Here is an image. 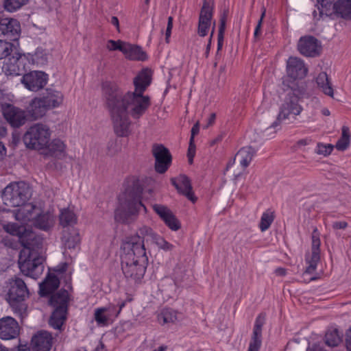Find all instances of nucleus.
Returning a JSON list of instances; mask_svg holds the SVG:
<instances>
[{"instance_id":"22","label":"nucleus","mask_w":351,"mask_h":351,"mask_svg":"<svg viewBox=\"0 0 351 351\" xmlns=\"http://www.w3.org/2000/svg\"><path fill=\"white\" fill-rule=\"evenodd\" d=\"M171 181L180 193L186 197L192 202H196L197 198L192 191V186L188 177L185 175H180L177 178H171Z\"/></svg>"},{"instance_id":"14","label":"nucleus","mask_w":351,"mask_h":351,"mask_svg":"<svg viewBox=\"0 0 351 351\" xmlns=\"http://www.w3.org/2000/svg\"><path fill=\"white\" fill-rule=\"evenodd\" d=\"M20 334V326L17 321L10 316L0 319V338L3 340L16 339Z\"/></svg>"},{"instance_id":"33","label":"nucleus","mask_w":351,"mask_h":351,"mask_svg":"<svg viewBox=\"0 0 351 351\" xmlns=\"http://www.w3.org/2000/svg\"><path fill=\"white\" fill-rule=\"evenodd\" d=\"M80 234L74 228H68L64 231L62 241L68 249H74L80 243Z\"/></svg>"},{"instance_id":"64","label":"nucleus","mask_w":351,"mask_h":351,"mask_svg":"<svg viewBox=\"0 0 351 351\" xmlns=\"http://www.w3.org/2000/svg\"><path fill=\"white\" fill-rule=\"evenodd\" d=\"M104 344L102 342H99V345L95 348L94 351H104Z\"/></svg>"},{"instance_id":"2","label":"nucleus","mask_w":351,"mask_h":351,"mask_svg":"<svg viewBox=\"0 0 351 351\" xmlns=\"http://www.w3.org/2000/svg\"><path fill=\"white\" fill-rule=\"evenodd\" d=\"M121 269L126 278L139 282L145 275L148 257L143 240L138 236L126 237L121 243Z\"/></svg>"},{"instance_id":"5","label":"nucleus","mask_w":351,"mask_h":351,"mask_svg":"<svg viewBox=\"0 0 351 351\" xmlns=\"http://www.w3.org/2000/svg\"><path fill=\"white\" fill-rule=\"evenodd\" d=\"M28 295L27 287L22 279L15 278L10 280L7 301L14 313L21 318L26 315L27 306L24 301Z\"/></svg>"},{"instance_id":"13","label":"nucleus","mask_w":351,"mask_h":351,"mask_svg":"<svg viewBox=\"0 0 351 351\" xmlns=\"http://www.w3.org/2000/svg\"><path fill=\"white\" fill-rule=\"evenodd\" d=\"M320 244L319 234L317 229L315 228L312 233L311 255L306 258L308 266L306 267L304 274H311L315 271L317 263L320 261Z\"/></svg>"},{"instance_id":"32","label":"nucleus","mask_w":351,"mask_h":351,"mask_svg":"<svg viewBox=\"0 0 351 351\" xmlns=\"http://www.w3.org/2000/svg\"><path fill=\"white\" fill-rule=\"evenodd\" d=\"M317 88L326 95L333 98L334 90L332 83L328 75L325 72H321L316 77Z\"/></svg>"},{"instance_id":"49","label":"nucleus","mask_w":351,"mask_h":351,"mask_svg":"<svg viewBox=\"0 0 351 351\" xmlns=\"http://www.w3.org/2000/svg\"><path fill=\"white\" fill-rule=\"evenodd\" d=\"M125 42L121 40H109L106 44V48L110 51L119 50L123 53Z\"/></svg>"},{"instance_id":"11","label":"nucleus","mask_w":351,"mask_h":351,"mask_svg":"<svg viewBox=\"0 0 351 351\" xmlns=\"http://www.w3.org/2000/svg\"><path fill=\"white\" fill-rule=\"evenodd\" d=\"M213 0H204L203 5L200 11L197 27V34L199 36L204 37L212 24L213 19Z\"/></svg>"},{"instance_id":"24","label":"nucleus","mask_w":351,"mask_h":351,"mask_svg":"<svg viewBox=\"0 0 351 351\" xmlns=\"http://www.w3.org/2000/svg\"><path fill=\"white\" fill-rule=\"evenodd\" d=\"M50 109L40 97L34 98L29 103L27 112L34 120L43 117Z\"/></svg>"},{"instance_id":"9","label":"nucleus","mask_w":351,"mask_h":351,"mask_svg":"<svg viewBox=\"0 0 351 351\" xmlns=\"http://www.w3.org/2000/svg\"><path fill=\"white\" fill-rule=\"evenodd\" d=\"M69 293L66 290H60L53 295L49 303L55 309L49 319V324L55 329H60L66 319Z\"/></svg>"},{"instance_id":"30","label":"nucleus","mask_w":351,"mask_h":351,"mask_svg":"<svg viewBox=\"0 0 351 351\" xmlns=\"http://www.w3.org/2000/svg\"><path fill=\"white\" fill-rule=\"evenodd\" d=\"M123 53L126 58L132 60L143 61L147 59L146 53L137 45H133L125 43L123 47Z\"/></svg>"},{"instance_id":"31","label":"nucleus","mask_w":351,"mask_h":351,"mask_svg":"<svg viewBox=\"0 0 351 351\" xmlns=\"http://www.w3.org/2000/svg\"><path fill=\"white\" fill-rule=\"evenodd\" d=\"M26 59L25 54L15 53L8 59V62L5 64V66L11 73L19 75L21 71V67H24V63Z\"/></svg>"},{"instance_id":"47","label":"nucleus","mask_w":351,"mask_h":351,"mask_svg":"<svg viewBox=\"0 0 351 351\" xmlns=\"http://www.w3.org/2000/svg\"><path fill=\"white\" fill-rule=\"evenodd\" d=\"M154 243H155L159 248L165 250L169 251L173 248V245L165 241L162 237L156 234V235L151 240Z\"/></svg>"},{"instance_id":"35","label":"nucleus","mask_w":351,"mask_h":351,"mask_svg":"<svg viewBox=\"0 0 351 351\" xmlns=\"http://www.w3.org/2000/svg\"><path fill=\"white\" fill-rule=\"evenodd\" d=\"M335 14L346 20H351V0L337 1Z\"/></svg>"},{"instance_id":"36","label":"nucleus","mask_w":351,"mask_h":351,"mask_svg":"<svg viewBox=\"0 0 351 351\" xmlns=\"http://www.w3.org/2000/svg\"><path fill=\"white\" fill-rule=\"evenodd\" d=\"M157 319L161 325L173 324L178 320V313L171 308H164L158 313Z\"/></svg>"},{"instance_id":"46","label":"nucleus","mask_w":351,"mask_h":351,"mask_svg":"<svg viewBox=\"0 0 351 351\" xmlns=\"http://www.w3.org/2000/svg\"><path fill=\"white\" fill-rule=\"evenodd\" d=\"M226 18L225 16H223L220 19V24L219 27V32H218V43H217V51L221 49L223 44V34L226 29Z\"/></svg>"},{"instance_id":"51","label":"nucleus","mask_w":351,"mask_h":351,"mask_svg":"<svg viewBox=\"0 0 351 351\" xmlns=\"http://www.w3.org/2000/svg\"><path fill=\"white\" fill-rule=\"evenodd\" d=\"M12 95L5 93L3 90H0V106L2 112H3V108L5 107L12 106L8 102L12 101Z\"/></svg>"},{"instance_id":"18","label":"nucleus","mask_w":351,"mask_h":351,"mask_svg":"<svg viewBox=\"0 0 351 351\" xmlns=\"http://www.w3.org/2000/svg\"><path fill=\"white\" fill-rule=\"evenodd\" d=\"M47 75L42 71H32L23 75L22 83L32 91H38L47 84Z\"/></svg>"},{"instance_id":"53","label":"nucleus","mask_w":351,"mask_h":351,"mask_svg":"<svg viewBox=\"0 0 351 351\" xmlns=\"http://www.w3.org/2000/svg\"><path fill=\"white\" fill-rule=\"evenodd\" d=\"M170 286L171 289H173L176 285V282L169 278H164L161 282V287L166 288L167 286Z\"/></svg>"},{"instance_id":"40","label":"nucleus","mask_w":351,"mask_h":351,"mask_svg":"<svg viewBox=\"0 0 351 351\" xmlns=\"http://www.w3.org/2000/svg\"><path fill=\"white\" fill-rule=\"evenodd\" d=\"M199 123L197 122L191 129V134L190 138L189 146L188 149L187 156L189 158V162L193 163V158L195 154V145L194 144V137L199 132Z\"/></svg>"},{"instance_id":"3","label":"nucleus","mask_w":351,"mask_h":351,"mask_svg":"<svg viewBox=\"0 0 351 351\" xmlns=\"http://www.w3.org/2000/svg\"><path fill=\"white\" fill-rule=\"evenodd\" d=\"M42 247L43 239L24 246L21 250L18 263L24 275L36 279L43 273Z\"/></svg>"},{"instance_id":"60","label":"nucleus","mask_w":351,"mask_h":351,"mask_svg":"<svg viewBox=\"0 0 351 351\" xmlns=\"http://www.w3.org/2000/svg\"><path fill=\"white\" fill-rule=\"evenodd\" d=\"M306 351H325L324 349L319 345L314 344L311 347H309Z\"/></svg>"},{"instance_id":"15","label":"nucleus","mask_w":351,"mask_h":351,"mask_svg":"<svg viewBox=\"0 0 351 351\" xmlns=\"http://www.w3.org/2000/svg\"><path fill=\"white\" fill-rule=\"evenodd\" d=\"M298 49L301 54L315 57L321 51V45L318 40L312 36L302 37L298 42Z\"/></svg>"},{"instance_id":"7","label":"nucleus","mask_w":351,"mask_h":351,"mask_svg":"<svg viewBox=\"0 0 351 351\" xmlns=\"http://www.w3.org/2000/svg\"><path fill=\"white\" fill-rule=\"evenodd\" d=\"M51 134L48 125L40 123H34L25 133L23 141L29 149H42L47 147L49 143Z\"/></svg>"},{"instance_id":"19","label":"nucleus","mask_w":351,"mask_h":351,"mask_svg":"<svg viewBox=\"0 0 351 351\" xmlns=\"http://www.w3.org/2000/svg\"><path fill=\"white\" fill-rule=\"evenodd\" d=\"M20 32V25L16 20L5 18L0 13V36H7L10 40L16 39Z\"/></svg>"},{"instance_id":"41","label":"nucleus","mask_w":351,"mask_h":351,"mask_svg":"<svg viewBox=\"0 0 351 351\" xmlns=\"http://www.w3.org/2000/svg\"><path fill=\"white\" fill-rule=\"evenodd\" d=\"M341 341V337L337 329H329L325 335V343L330 347H335Z\"/></svg>"},{"instance_id":"59","label":"nucleus","mask_w":351,"mask_h":351,"mask_svg":"<svg viewBox=\"0 0 351 351\" xmlns=\"http://www.w3.org/2000/svg\"><path fill=\"white\" fill-rule=\"evenodd\" d=\"M216 119V114L215 113H212L210 115V117L208 118L207 125H206V128H208L213 124Z\"/></svg>"},{"instance_id":"29","label":"nucleus","mask_w":351,"mask_h":351,"mask_svg":"<svg viewBox=\"0 0 351 351\" xmlns=\"http://www.w3.org/2000/svg\"><path fill=\"white\" fill-rule=\"evenodd\" d=\"M115 307L113 305L97 308L95 310L94 318L98 326H106L114 315Z\"/></svg>"},{"instance_id":"44","label":"nucleus","mask_w":351,"mask_h":351,"mask_svg":"<svg viewBox=\"0 0 351 351\" xmlns=\"http://www.w3.org/2000/svg\"><path fill=\"white\" fill-rule=\"evenodd\" d=\"M29 0H5L4 8L9 12H14L25 5Z\"/></svg>"},{"instance_id":"54","label":"nucleus","mask_w":351,"mask_h":351,"mask_svg":"<svg viewBox=\"0 0 351 351\" xmlns=\"http://www.w3.org/2000/svg\"><path fill=\"white\" fill-rule=\"evenodd\" d=\"M346 346L348 351H351V326L346 332Z\"/></svg>"},{"instance_id":"4","label":"nucleus","mask_w":351,"mask_h":351,"mask_svg":"<svg viewBox=\"0 0 351 351\" xmlns=\"http://www.w3.org/2000/svg\"><path fill=\"white\" fill-rule=\"evenodd\" d=\"M142 191L141 187L134 186L132 190L127 191L119 197L121 208L117 209L115 213V217L117 219L127 222L141 209L146 211V208L141 200Z\"/></svg>"},{"instance_id":"23","label":"nucleus","mask_w":351,"mask_h":351,"mask_svg":"<svg viewBox=\"0 0 351 351\" xmlns=\"http://www.w3.org/2000/svg\"><path fill=\"white\" fill-rule=\"evenodd\" d=\"M265 316L260 314L256 319L251 341L247 351H258L262 343V328L265 324Z\"/></svg>"},{"instance_id":"12","label":"nucleus","mask_w":351,"mask_h":351,"mask_svg":"<svg viewBox=\"0 0 351 351\" xmlns=\"http://www.w3.org/2000/svg\"><path fill=\"white\" fill-rule=\"evenodd\" d=\"M152 154L155 158V169L159 173H165L171 163V155L167 148L162 145L155 144L152 147Z\"/></svg>"},{"instance_id":"26","label":"nucleus","mask_w":351,"mask_h":351,"mask_svg":"<svg viewBox=\"0 0 351 351\" xmlns=\"http://www.w3.org/2000/svg\"><path fill=\"white\" fill-rule=\"evenodd\" d=\"M40 97L45 101L50 110L60 106L64 100L63 94L60 91L53 89H47Z\"/></svg>"},{"instance_id":"16","label":"nucleus","mask_w":351,"mask_h":351,"mask_svg":"<svg viewBox=\"0 0 351 351\" xmlns=\"http://www.w3.org/2000/svg\"><path fill=\"white\" fill-rule=\"evenodd\" d=\"M19 207L14 211L16 220L25 225L30 223L32 226L34 219L40 213L39 208L31 203L24 204Z\"/></svg>"},{"instance_id":"62","label":"nucleus","mask_w":351,"mask_h":351,"mask_svg":"<svg viewBox=\"0 0 351 351\" xmlns=\"http://www.w3.org/2000/svg\"><path fill=\"white\" fill-rule=\"evenodd\" d=\"M275 273L278 276H285L286 274V270L284 268L279 267L275 270Z\"/></svg>"},{"instance_id":"42","label":"nucleus","mask_w":351,"mask_h":351,"mask_svg":"<svg viewBox=\"0 0 351 351\" xmlns=\"http://www.w3.org/2000/svg\"><path fill=\"white\" fill-rule=\"evenodd\" d=\"M47 147L51 154L54 156H61L65 150V145L60 139L53 140L50 143H48Z\"/></svg>"},{"instance_id":"21","label":"nucleus","mask_w":351,"mask_h":351,"mask_svg":"<svg viewBox=\"0 0 351 351\" xmlns=\"http://www.w3.org/2000/svg\"><path fill=\"white\" fill-rule=\"evenodd\" d=\"M153 209L171 230L176 231L180 229V224L178 220L167 206L161 204H154Z\"/></svg>"},{"instance_id":"48","label":"nucleus","mask_w":351,"mask_h":351,"mask_svg":"<svg viewBox=\"0 0 351 351\" xmlns=\"http://www.w3.org/2000/svg\"><path fill=\"white\" fill-rule=\"evenodd\" d=\"M12 49V44L10 42L0 39V60L10 55Z\"/></svg>"},{"instance_id":"57","label":"nucleus","mask_w":351,"mask_h":351,"mask_svg":"<svg viewBox=\"0 0 351 351\" xmlns=\"http://www.w3.org/2000/svg\"><path fill=\"white\" fill-rule=\"evenodd\" d=\"M261 26H262V23H261V20H259L258 22V24L255 28V30H254V37L255 38H258L261 34Z\"/></svg>"},{"instance_id":"10","label":"nucleus","mask_w":351,"mask_h":351,"mask_svg":"<svg viewBox=\"0 0 351 351\" xmlns=\"http://www.w3.org/2000/svg\"><path fill=\"white\" fill-rule=\"evenodd\" d=\"M3 229L6 232L10 234L17 236L23 247L30 245L31 243H34L42 239L29 228L25 226H19L16 223L5 224Z\"/></svg>"},{"instance_id":"58","label":"nucleus","mask_w":351,"mask_h":351,"mask_svg":"<svg viewBox=\"0 0 351 351\" xmlns=\"http://www.w3.org/2000/svg\"><path fill=\"white\" fill-rule=\"evenodd\" d=\"M6 155V149L2 142L0 141V160L3 159Z\"/></svg>"},{"instance_id":"37","label":"nucleus","mask_w":351,"mask_h":351,"mask_svg":"<svg viewBox=\"0 0 351 351\" xmlns=\"http://www.w3.org/2000/svg\"><path fill=\"white\" fill-rule=\"evenodd\" d=\"M320 15L331 16L336 14V2L333 0H317Z\"/></svg>"},{"instance_id":"38","label":"nucleus","mask_w":351,"mask_h":351,"mask_svg":"<svg viewBox=\"0 0 351 351\" xmlns=\"http://www.w3.org/2000/svg\"><path fill=\"white\" fill-rule=\"evenodd\" d=\"M77 221L75 213L66 208L61 210L60 215V223L63 227L71 226Z\"/></svg>"},{"instance_id":"27","label":"nucleus","mask_w":351,"mask_h":351,"mask_svg":"<svg viewBox=\"0 0 351 351\" xmlns=\"http://www.w3.org/2000/svg\"><path fill=\"white\" fill-rule=\"evenodd\" d=\"M60 280L54 274H48L45 280L39 284V293L46 296L55 291L59 287Z\"/></svg>"},{"instance_id":"6","label":"nucleus","mask_w":351,"mask_h":351,"mask_svg":"<svg viewBox=\"0 0 351 351\" xmlns=\"http://www.w3.org/2000/svg\"><path fill=\"white\" fill-rule=\"evenodd\" d=\"M301 93L300 90L291 86V91L287 94L280 107L277 119L272 123L270 128H276L283 120H294L295 117L301 113L302 107L299 104V95Z\"/></svg>"},{"instance_id":"1","label":"nucleus","mask_w":351,"mask_h":351,"mask_svg":"<svg viewBox=\"0 0 351 351\" xmlns=\"http://www.w3.org/2000/svg\"><path fill=\"white\" fill-rule=\"evenodd\" d=\"M152 81V73L143 69L134 79V91L122 92L110 82L102 84L103 95L112 120L114 133L121 137L131 133L130 117L138 119L151 105L150 97L143 93Z\"/></svg>"},{"instance_id":"39","label":"nucleus","mask_w":351,"mask_h":351,"mask_svg":"<svg viewBox=\"0 0 351 351\" xmlns=\"http://www.w3.org/2000/svg\"><path fill=\"white\" fill-rule=\"evenodd\" d=\"M350 135L348 127L343 126L341 128V136L335 145L337 149L339 151H344L346 149L350 144Z\"/></svg>"},{"instance_id":"45","label":"nucleus","mask_w":351,"mask_h":351,"mask_svg":"<svg viewBox=\"0 0 351 351\" xmlns=\"http://www.w3.org/2000/svg\"><path fill=\"white\" fill-rule=\"evenodd\" d=\"M156 235V233L152 230V228L147 226H143L140 228L137 232V234L134 236H138L145 241V239L147 241L148 240H152L153 237ZM145 245V243H143Z\"/></svg>"},{"instance_id":"61","label":"nucleus","mask_w":351,"mask_h":351,"mask_svg":"<svg viewBox=\"0 0 351 351\" xmlns=\"http://www.w3.org/2000/svg\"><path fill=\"white\" fill-rule=\"evenodd\" d=\"M308 144V141L307 139H301L297 142L296 146L298 148H300L303 146H306Z\"/></svg>"},{"instance_id":"63","label":"nucleus","mask_w":351,"mask_h":351,"mask_svg":"<svg viewBox=\"0 0 351 351\" xmlns=\"http://www.w3.org/2000/svg\"><path fill=\"white\" fill-rule=\"evenodd\" d=\"M6 134H7L6 128L3 125H0V137L5 136L6 135Z\"/></svg>"},{"instance_id":"55","label":"nucleus","mask_w":351,"mask_h":351,"mask_svg":"<svg viewBox=\"0 0 351 351\" xmlns=\"http://www.w3.org/2000/svg\"><path fill=\"white\" fill-rule=\"evenodd\" d=\"M183 270L181 267H176L174 270V277L176 281H182L183 280V276L180 275L182 273Z\"/></svg>"},{"instance_id":"17","label":"nucleus","mask_w":351,"mask_h":351,"mask_svg":"<svg viewBox=\"0 0 351 351\" xmlns=\"http://www.w3.org/2000/svg\"><path fill=\"white\" fill-rule=\"evenodd\" d=\"M2 113L6 121L13 128H19L27 121L25 111L14 106L5 107Z\"/></svg>"},{"instance_id":"56","label":"nucleus","mask_w":351,"mask_h":351,"mask_svg":"<svg viewBox=\"0 0 351 351\" xmlns=\"http://www.w3.org/2000/svg\"><path fill=\"white\" fill-rule=\"evenodd\" d=\"M347 227L346 221H335L332 223V228L335 230L344 229Z\"/></svg>"},{"instance_id":"34","label":"nucleus","mask_w":351,"mask_h":351,"mask_svg":"<svg viewBox=\"0 0 351 351\" xmlns=\"http://www.w3.org/2000/svg\"><path fill=\"white\" fill-rule=\"evenodd\" d=\"M53 223L54 219L51 215L49 213L40 214V212L34 219L32 226L33 225L40 230H47L53 226Z\"/></svg>"},{"instance_id":"50","label":"nucleus","mask_w":351,"mask_h":351,"mask_svg":"<svg viewBox=\"0 0 351 351\" xmlns=\"http://www.w3.org/2000/svg\"><path fill=\"white\" fill-rule=\"evenodd\" d=\"M333 149V146L330 144L324 145L318 143L315 149V152L319 155L328 156L330 154Z\"/></svg>"},{"instance_id":"52","label":"nucleus","mask_w":351,"mask_h":351,"mask_svg":"<svg viewBox=\"0 0 351 351\" xmlns=\"http://www.w3.org/2000/svg\"><path fill=\"white\" fill-rule=\"evenodd\" d=\"M172 28H173V17L169 16L168 18L167 27L166 33H165V37H166L165 40H166L167 43L169 42V38L171 36Z\"/></svg>"},{"instance_id":"28","label":"nucleus","mask_w":351,"mask_h":351,"mask_svg":"<svg viewBox=\"0 0 351 351\" xmlns=\"http://www.w3.org/2000/svg\"><path fill=\"white\" fill-rule=\"evenodd\" d=\"M256 150L251 146L241 148L233 158V162L237 160L243 169L247 167L255 156Z\"/></svg>"},{"instance_id":"43","label":"nucleus","mask_w":351,"mask_h":351,"mask_svg":"<svg viewBox=\"0 0 351 351\" xmlns=\"http://www.w3.org/2000/svg\"><path fill=\"white\" fill-rule=\"evenodd\" d=\"M274 213L271 210L264 212L261 216L259 228L262 232L266 231L274 220Z\"/></svg>"},{"instance_id":"20","label":"nucleus","mask_w":351,"mask_h":351,"mask_svg":"<svg viewBox=\"0 0 351 351\" xmlns=\"http://www.w3.org/2000/svg\"><path fill=\"white\" fill-rule=\"evenodd\" d=\"M308 69L304 62L299 58L290 57L287 62V73L293 80L302 79L307 74Z\"/></svg>"},{"instance_id":"8","label":"nucleus","mask_w":351,"mask_h":351,"mask_svg":"<svg viewBox=\"0 0 351 351\" xmlns=\"http://www.w3.org/2000/svg\"><path fill=\"white\" fill-rule=\"evenodd\" d=\"M31 197V191L29 186L23 182L10 183L3 190L2 199L7 206H21Z\"/></svg>"},{"instance_id":"25","label":"nucleus","mask_w":351,"mask_h":351,"mask_svg":"<svg viewBox=\"0 0 351 351\" xmlns=\"http://www.w3.org/2000/svg\"><path fill=\"white\" fill-rule=\"evenodd\" d=\"M34 351H49L52 346V337L47 331H42L32 339Z\"/></svg>"}]
</instances>
